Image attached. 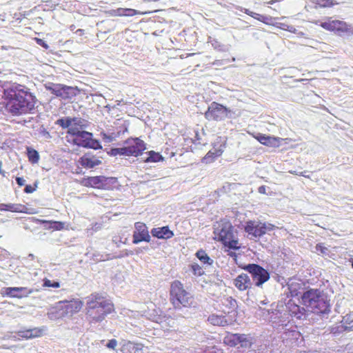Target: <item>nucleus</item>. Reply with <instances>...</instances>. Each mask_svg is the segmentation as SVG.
I'll return each instance as SVG.
<instances>
[{
    "instance_id": "obj_1",
    "label": "nucleus",
    "mask_w": 353,
    "mask_h": 353,
    "mask_svg": "<svg viewBox=\"0 0 353 353\" xmlns=\"http://www.w3.org/2000/svg\"><path fill=\"white\" fill-rule=\"evenodd\" d=\"M2 89L5 108L12 115H21L34 109L36 98L24 85L13 83Z\"/></svg>"
},
{
    "instance_id": "obj_2",
    "label": "nucleus",
    "mask_w": 353,
    "mask_h": 353,
    "mask_svg": "<svg viewBox=\"0 0 353 353\" xmlns=\"http://www.w3.org/2000/svg\"><path fill=\"white\" fill-rule=\"evenodd\" d=\"M86 300V316L90 323L101 322L114 310L113 303L98 293L91 294Z\"/></svg>"
},
{
    "instance_id": "obj_3",
    "label": "nucleus",
    "mask_w": 353,
    "mask_h": 353,
    "mask_svg": "<svg viewBox=\"0 0 353 353\" xmlns=\"http://www.w3.org/2000/svg\"><path fill=\"white\" fill-rule=\"evenodd\" d=\"M328 295L323 290L307 287L301 295V303L310 311L324 317L331 312V305Z\"/></svg>"
},
{
    "instance_id": "obj_4",
    "label": "nucleus",
    "mask_w": 353,
    "mask_h": 353,
    "mask_svg": "<svg viewBox=\"0 0 353 353\" xmlns=\"http://www.w3.org/2000/svg\"><path fill=\"white\" fill-rule=\"evenodd\" d=\"M270 309L259 307L258 311L261 317L278 332H281L283 328L288 327L290 319L285 312L283 304L273 303Z\"/></svg>"
},
{
    "instance_id": "obj_5",
    "label": "nucleus",
    "mask_w": 353,
    "mask_h": 353,
    "mask_svg": "<svg viewBox=\"0 0 353 353\" xmlns=\"http://www.w3.org/2000/svg\"><path fill=\"white\" fill-rule=\"evenodd\" d=\"M170 301L176 311L182 312L179 315L187 317L190 313L188 308L192 305L193 298L183 288V285L178 280L174 281L170 290Z\"/></svg>"
},
{
    "instance_id": "obj_6",
    "label": "nucleus",
    "mask_w": 353,
    "mask_h": 353,
    "mask_svg": "<svg viewBox=\"0 0 353 353\" xmlns=\"http://www.w3.org/2000/svg\"><path fill=\"white\" fill-rule=\"evenodd\" d=\"M68 134L72 137L68 141L74 145L95 150L102 149L100 141L93 138L92 132L80 130L77 127H71L68 129Z\"/></svg>"
},
{
    "instance_id": "obj_7",
    "label": "nucleus",
    "mask_w": 353,
    "mask_h": 353,
    "mask_svg": "<svg viewBox=\"0 0 353 353\" xmlns=\"http://www.w3.org/2000/svg\"><path fill=\"white\" fill-rule=\"evenodd\" d=\"M46 90L64 101H70L80 94L77 86H69L61 83H48L45 84Z\"/></svg>"
},
{
    "instance_id": "obj_8",
    "label": "nucleus",
    "mask_w": 353,
    "mask_h": 353,
    "mask_svg": "<svg viewBox=\"0 0 353 353\" xmlns=\"http://www.w3.org/2000/svg\"><path fill=\"white\" fill-rule=\"evenodd\" d=\"M247 272L252 278L253 285L258 288H262L263 285L270 279L268 270L257 263H248L240 266Z\"/></svg>"
},
{
    "instance_id": "obj_9",
    "label": "nucleus",
    "mask_w": 353,
    "mask_h": 353,
    "mask_svg": "<svg viewBox=\"0 0 353 353\" xmlns=\"http://www.w3.org/2000/svg\"><path fill=\"white\" fill-rule=\"evenodd\" d=\"M232 112L227 107L213 101L209 105L204 115L208 120L223 121L226 118H231Z\"/></svg>"
},
{
    "instance_id": "obj_10",
    "label": "nucleus",
    "mask_w": 353,
    "mask_h": 353,
    "mask_svg": "<svg viewBox=\"0 0 353 353\" xmlns=\"http://www.w3.org/2000/svg\"><path fill=\"white\" fill-rule=\"evenodd\" d=\"M320 26L323 29L334 32L339 36L353 35V27L343 21L333 20L321 22Z\"/></svg>"
},
{
    "instance_id": "obj_11",
    "label": "nucleus",
    "mask_w": 353,
    "mask_h": 353,
    "mask_svg": "<svg viewBox=\"0 0 353 353\" xmlns=\"http://www.w3.org/2000/svg\"><path fill=\"white\" fill-rule=\"evenodd\" d=\"M224 343L230 347L250 348L253 344V338L245 334H230L224 338Z\"/></svg>"
},
{
    "instance_id": "obj_12",
    "label": "nucleus",
    "mask_w": 353,
    "mask_h": 353,
    "mask_svg": "<svg viewBox=\"0 0 353 353\" xmlns=\"http://www.w3.org/2000/svg\"><path fill=\"white\" fill-rule=\"evenodd\" d=\"M227 138L225 137H217L213 143L212 150H210L201 159L202 163H210L216 158L220 157L226 148Z\"/></svg>"
},
{
    "instance_id": "obj_13",
    "label": "nucleus",
    "mask_w": 353,
    "mask_h": 353,
    "mask_svg": "<svg viewBox=\"0 0 353 353\" xmlns=\"http://www.w3.org/2000/svg\"><path fill=\"white\" fill-rule=\"evenodd\" d=\"M274 225L265 223H255L253 221L246 222L245 225V231L249 234L255 238H259L264 235L267 231H272Z\"/></svg>"
},
{
    "instance_id": "obj_14",
    "label": "nucleus",
    "mask_w": 353,
    "mask_h": 353,
    "mask_svg": "<svg viewBox=\"0 0 353 353\" xmlns=\"http://www.w3.org/2000/svg\"><path fill=\"white\" fill-rule=\"evenodd\" d=\"M233 230L234 227L230 222L221 221L214 225V234L218 241L223 243L226 240L234 237Z\"/></svg>"
},
{
    "instance_id": "obj_15",
    "label": "nucleus",
    "mask_w": 353,
    "mask_h": 353,
    "mask_svg": "<svg viewBox=\"0 0 353 353\" xmlns=\"http://www.w3.org/2000/svg\"><path fill=\"white\" fill-rule=\"evenodd\" d=\"M130 156L137 157L146 150V144L139 138H129L124 141Z\"/></svg>"
},
{
    "instance_id": "obj_16",
    "label": "nucleus",
    "mask_w": 353,
    "mask_h": 353,
    "mask_svg": "<svg viewBox=\"0 0 353 353\" xmlns=\"http://www.w3.org/2000/svg\"><path fill=\"white\" fill-rule=\"evenodd\" d=\"M150 241L151 236L147 225L142 222H136L132 234V243L138 244L142 241L149 243Z\"/></svg>"
},
{
    "instance_id": "obj_17",
    "label": "nucleus",
    "mask_w": 353,
    "mask_h": 353,
    "mask_svg": "<svg viewBox=\"0 0 353 353\" xmlns=\"http://www.w3.org/2000/svg\"><path fill=\"white\" fill-rule=\"evenodd\" d=\"M286 284L288 293L292 298L297 297L299 299V296L301 298V295L307 290L305 283L302 280L295 277L290 278Z\"/></svg>"
},
{
    "instance_id": "obj_18",
    "label": "nucleus",
    "mask_w": 353,
    "mask_h": 353,
    "mask_svg": "<svg viewBox=\"0 0 353 353\" xmlns=\"http://www.w3.org/2000/svg\"><path fill=\"white\" fill-rule=\"evenodd\" d=\"M285 312L290 317L296 319H303L306 316V310L303 307L295 303L292 299H290L285 305H283Z\"/></svg>"
},
{
    "instance_id": "obj_19",
    "label": "nucleus",
    "mask_w": 353,
    "mask_h": 353,
    "mask_svg": "<svg viewBox=\"0 0 353 353\" xmlns=\"http://www.w3.org/2000/svg\"><path fill=\"white\" fill-rule=\"evenodd\" d=\"M32 292V290L25 287H7L1 289L3 296L21 299L28 296Z\"/></svg>"
},
{
    "instance_id": "obj_20",
    "label": "nucleus",
    "mask_w": 353,
    "mask_h": 353,
    "mask_svg": "<svg viewBox=\"0 0 353 353\" xmlns=\"http://www.w3.org/2000/svg\"><path fill=\"white\" fill-rule=\"evenodd\" d=\"M61 302L63 305L65 317H70L74 314L77 313L83 305L82 301L79 299L65 300Z\"/></svg>"
},
{
    "instance_id": "obj_21",
    "label": "nucleus",
    "mask_w": 353,
    "mask_h": 353,
    "mask_svg": "<svg viewBox=\"0 0 353 353\" xmlns=\"http://www.w3.org/2000/svg\"><path fill=\"white\" fill-rule=\"evenodd\" d=\"M78 163L86 169L94 168L102 163L101 161L91 152H86L79 159Z\"/></svg>"
},
{
    "instance_id": "obj_22",
    "label": "nucleus",
    "mask_w": 353,
    "mask_h": 353,
    "mask_svg": "<svg viewBox=\"0 0 353 353\" xmlns=\"http://www.w3.org/2000/svg\"><path fill=\"white\" fill-rule=\"evenodd\" d=\"M254 138L261 144L268 146L277 148L279 147L281 143L283 141V139L280 137H276L270 135H266L261 133H258Z\"/></svg>"
},
{
    "instance_id": "obj_23",
    "label": "nucleus",
    "mask_w": 353,
    "mask_h": 353,
    "mask_svg": "<svg viewBox=\"0 0 353 353\" xmlns=\"http://www.w3.org/2000/svg\"><path fill=\"white\" fill-rule=\"evenodd\" d=\"M233 284L240 291L250 289L253 285L250 277L248 274L241 273L234 279Z\"/></svg>"
},
{
    "instance_id": "obj_24",
    "label": "nucleus",
    "mask_w": 353,
    "mask_h": 353,
    "mask_svg": "<svg viewBox=\"0 0 353 353\" xmlns=\"http://www.w3.org/2000/svg\"><path fill=\"white\" fill-rule=\"evenodd\" d=\"M281 333V339L283 343H286V345L296 342L301 335L299 331L288 327L283 328Z\"/></svg>"
},
{
    "instance_id": "obj_25",
    "label": "nucleus",
    "mask_w": 353,
    "mask_h": 353,
    "mask_svg": "<svg viewBox=\"0 0 353 353\" xmlns=\"http://www.w3.org/2000/svg\"><path fill=\"white\" fill-rule=\"evenodd\" d=\"M143 347L142 343L123 341L121 344V351L123 353H143Z\"/></svg>"
},
{
    "instance_id": "obj_26",
    "label": "nucleus",
    "mask_w": 353,
    "mask_h": 353,
    "mask_svg": "<svg viewBox=\"0 0 353 353\" xmlns=\"http://www.w3.org/2000/svg\"><path fill=\"white\" fill-rule=\"evenodd\" d=\"M29 219L36 223H41L46 229L61 230L64 228V223L58 221L40 220L35 217H29Z\"/></svg>"
},
{
    "instance_id": "obj_27",
    "label": "nucleus",
    "mask_w": 353,
    "mask_h": 353,
    "mask_svg": "<svg viewBox=\"0 0 353 353\" xmlns=\"http://www.w3.org/2000/svg\"><path fill=\"white\" fill-rule=\"evenodd\" d=\"M152 236L159 239H170L174 236V232L168 225L161 228H154L150 232Z\"/></svg>"
},
{
    "instance_id": "obj_28",
    "label": "nucleus",
    "mask_w": 353,
    "mask_h": 353,
    "mask_svg": "<svg viewBox=\"0 0 353 353\" xmlns=\"http://www.w3.org/2000/svg\"><path fill=\"white\" fill-rule=\"evenodd\" d=\"M49 319L55 321L59 319L65 318L63 305L61 301H59L56 305L50 307L47 313Z\"/></svg>"
},
{
    "instance_id": "obj_29",
    "label": "nucleus",
    "mask_w": 353,
    "mask_h": 353,
    "mask_svg": "<svg viewBox=\"0 0 353 353\" xmlns=\"http://www.w3.org/2000/svg\"><path fill=\"white\" fill-rule=\"evenodd\" d=\"M208 321L213 325L225 327L230 325L232 319H228L225 316L212 314L208 316Z\"/></svg>"
},
{
    "instance_id": "obj_30",
    "label": "nucleus",
    "mask_w": 353,
    "mask_h": 353,
    "mask_svg": "<svg viewBox=\"0 0 353 353\" xmlns=\"http://www.w3.org/2000/svg\"><path fill=\"white\" fill-rule=\"evenodd\" d=\"M102 175L95 176H88L83 178L81 183L83 186L93 188L97 189H101V180Z\"/></svg>"
},
{
    "instance_id": "obj_31",
    "label": "nucleus",
    "mask_w": 353,
    "mask_h": 353,
    "mask_svg": "<svg viewBox=\"0 0 353 353\" xmlns=\"http://www.w3.org/2000/svg\"><path fill=\"white\" fill-rule=\"evenodd\" d=\"M101 180V190H110L116 188L119 185V181L117 177L105 176L102 175Z\"/></svg>"
},
{
    "instance_id": "obj_32",
    "label": "nucleus",
    "mask_w": 353,
    "mask_h": 353,
    "mask_svg": "<svg viewBox=\"0 0 353 353\" xmlns=\"http://www.w3.org/2000/svg\"><path fill=\"white\" fill-rule=\"evenodd\" d=\"M24 209L26 207L21 204L17 203H0L1 211H9L12 212H26Z\"/></svg>"
},
{
    "instance_id": "obj_33",
    "label": "nucleus",
    "mask_w": 353,
    "mask_h": 353,
    "mask_svg": "<svg viewBox=\"0 0 353 353\" xmlns=\"http://www.w3.org/2000/svg\"><path fill=\"white\" fill-rule=\"evenodd\" d=\"M46 331V327H43L41 328L34 327L32 329H29L23 332V334L21 336L26 339L35 338L41 336Z\"/></svg>"
},
{
    "instance_id": "obj_34",
    "label": "nucleus",
    "mask_w": 353,
    "mask_h": 353,
    "mask_svg": "<svg viewBox=\"0 0 353 353\" xmlns=\"http://www.w3.org/2000/svg\"><path fill=\"white\" fill-rule=\"evenodd\" d=\"M208 43H211L213 48L217 51L226 52L230 49V45H225L219 42L216 39L208 37Z\"/></svg>"
},
{
    "instance_id": "obj_35",
    "label": "nucleus",
    "mask_w": 353,
    "mask_h": 353,
    "mask_svg": "<svg viewBox=\"0 0 353 353\" xmlns=\"http://www.w3.org/2000/svg\"><path fill=\"white\" fill-rule=\"evenodd\" d=\"M225 304L226 307H228L230 311H228V314H231V316L234 317L236 316L238 304L236 299H233L231 296L227 297L225 299Z\"/></svg>"
},
{
    "instance_id": "obj_36",
    "label": "nucleus",
    "mask_w": 353,
    "mask_h": 353,
    "mask_svg": "<svg viewBox=\"0 0 353 353\" xmlns=\"http://www.w3.org/2000/svg\"><path fill=\"white\" fill-rule=\"evenodd\" d=\"M147 154L148 157L143 160L145 163H157L164 160L163 157L159 152L150 150Z\"/></svg>"
},
{
    "instance_id": "obj_37",
    "label": "nucleus",
    "mask_w": 353,
    "mask_h": 353,
    "mask_svg": "<svg viewBox=\"0 0 353 353\" xmlns=\"http://www.w3.org/2000/svg\"><path fill=\"white\" fill-rule=\"evenodd\" d=\"M105 150L107 152V154L110 157H115L117 155L130 157L126 145L122 148H112L109 150Z\"/></svg>"
},
{
    "instance_id": "obj_38",
    "label": "nucleus",
    "mask_w": 353,
    "mask_h": 353,
    "mask_svg": "<svg viewBox=\"0 0 353 353\" xmlns=\"http://www.w3.org/2000/svg\"><path fill=\"white\" fill-rule=\"evenodd\" d=\"M196 256L203 264L211 265L214 261L207 254L205 250L200 249L196 252Z\"/></svg>"
},
{
    "instance_id": "obj_39",
    "label": "nucleus",
    "mask_w": 353,
    "mask_h": 353,
    "mask_svg": "<svg viewBox=\"0 0 353 353\" xmlns=\"http://www.w3.org/2000/svg\"><path fill=\"white\" fill-rule=\"evenodd\" d=\"M26 151L29 161L32 163H37L39 160V152L31 147H27Z\"/></svg>"
},
{
    "instance_id": "obj_40",
    "label": "nucleus",
    "mask_w": 353,
    "mask_h": 353,
    "mask_svg": "<svg viewBox=\"0 0 353 353\" xmlns=\"http://www.w3.org/2000/svg\"><path fill=\"white\" fill-rule=\"evenodd\" d=\"M134 254V252L132 251V250H123L119 252V253L118 254H114L112 256H110V254H108V257H107V260H112V259H121V258H123V257H127V256H132Z\"/></svg>"
},
{
    "instance_id": "obj_41",
    "label": "nucleus",
    "mask_w": 353,
    "mask_h": 353,
    "mask_svg": "<svg viewBox=\"0 0 353 353\" xmlns=\"http://www.w3.org/2000/svg\"><path fill=\"white\" fill-rule=\"evenodd\" d=\"M329 330L330 333L335 336H339L345 332H349L347 330V327H345L343 323L341 325L332 326L330 327Z\"/></svg>"
},
{
    "instance_id": "obj_42",
    "label": "nucleus",
    "mask_w": 353,
    "mask_h": 353,
    "mask_svg": "<svg viewBox=\"0 0 353 353\" xmlns=\"http://www.w3.org/2000/svg\"><path fill=\"white\" fill-rule=\"evenodd\" d=\"M341 323L347 327V330L353 331V314H347L343 317Z\"/></svg>"
},
{
    "instance_id": "obj_43",
    "label": "nucleus",
    "mask_w": 353,
    "mask_h": 353,
    "mask_svg": "<svg viewBox=\"0 0 353 353\" xmlns=\"http://www.w3.org/2000/svg\"><path fill=\"white\" fill-rule=\"evenodd\" d=\"M222 243L225 248H228L229 250H237L239 249V246H238V240L234 239V237L226 240Z\"/></svg>"
},
{
    "instance_id": "obj_44",
    "label": "nucleus",
    "mask_w": 353,
    "mask_h": 353,
    "mask_svg": "<svg viewBox=\"0 0 353 353\" xmlns=\"http://www.w3.org/2000/svg\"><path fill=\"white\" fill-rule=\"evenodd\" d=\"M255 16H256L254 18L255 19H257L258 21H261L265 24H267V25H272L273 24V21L274 20V18H273L270 16L262 15V14H260L258 13H256V14H255Z\"/></svg>"
},
{
    "instance_id": "obj_45",
    "label": "nucleus",
    "mask_w": 353,
    "mask_h": 353,
    "mask_svg": "<svg viewBox=\"0 0 353 353\" xmlns=\"http://www.w3.org/2000/svg\"><path fill=\"white\" fill-rule=\"evenodd\" d=\"M77 119H71L70 117L61 118L57 120V124H59L63 128H70V126L72 124V121H75Z\"/></svg>"
},
{
    "instance_id": "obj_46",
    "label": "nucleus",
    "mask_w": 353,
    "mask_h": 353,
    "mask_svg": "<svg viewBox=\"0 0 353 353\" xmlns=\"http://www.w3.org/2000/svg\"><path fill=\"white\" fill-rule=\"evenodd\" d=\"M272 26L281 29V30H287L290 32H295L296 31V28L292 26H290V25H288L285 23H279V22H275L274 23L273 22V24Z\"/></svg>"
},
{
    "instance_id": "obj_47",
    "label": "nucleus",
    "mask_w": 353,
    "mask_h": 353,
    "mask_svg": "<svg viewBox=\"0 0 353 353\" xmlns=\"http://www.w3.org/2000/svg\"><path fill=\"white\" fill-rule=\"evenodd\" d=\"M128 126L129 123L124 121L122 124H121L117 128V131L115 132H113L114 137H119L121 135L123 134L125 132L128 131Z\"/></svg>"
},
{
    "instance_id": "obj_48",
    "label": "nucleus",
    "mask_w": 353,
    "mask_h": 353,
    "mask_svg": "<svg viewBox=\"0 0 353 353\" xmlns=\"http://www.w3.org/2000/svg\"><path fill=\"white\" fill-rule=\"evenodd\" d=\"M192 274L196 276H201L204 274V271L198 263H192L190 265Z\"/></svg>"
},
{
    "instance_id": "obj_49",
    "label": "nucleus",
    "mask_w": 353,
    "mask_h": 353,
    "mask_svg": "<svg viewBox=\"0 0 353 353\" xmlns=\"http://www.w3.org/2000/svg\"><path fill=\"white\" fill-rule=\"evenodd\" d=\"M121 17H132L139 14V12L132 8H121Z\"/></svg>"
},
{
    "instance_id": "obj_50",
    "label": "nucleus",
    "mask_w": 353,
    "mask_h": 353,
    "mask_svg": "<svg viewBox=\"0 0 353 353\" xmlns=\"http://www.w3.org/2000/svg\"><path fill=\"white\" fill-rule=\"evenodd\" d=\"M315 249L317 252H320L325 256H329L330 252V250L321 243H317L315 246Z\"/></svg>"
},
{
    "instance_id": "obj_51",
    "label": "nucleus",
    "mask_w": 353,
    "mask_h": 353,
    "mask_svg": "<svg viewBox=\"0 0 353 353\" xmlns=\"http://www.w3.org/2000/svg\"><path fill=\"white\" fill-rule=\"evenodd\" d=\"M43 285L44 287H49V288H58L60 287V283L58 281H50L49 279H44L43 280Z\"/></svg>"
},
{
    "instance_id": "obj_52",
    "label": "nucleus",
    "mask_w": 353,
    "mask_h": 353,
    "mask_svg": "<svg viewBox=\"0 0 353 353\" xmlns=\"http://www.w3.org/2000/svg\"><path fill=\"white\" fill-rule=\"evenodd\" d=\"M316 3L319 7H331L334 5L333 0H316Z\"/></svg>"
},
{
    "instance_id": "obj_53",
    "label": "nucleus",
    "mask_w": 353,
    "mask_h": 353,
    "mask_svg": "<svg viewBox=\"0 0 353 353\" xmlns=\"http://www.w3.org/2000/svg\"><path fill=\"white\" fill-rule=\"evenodd\" d=\"M101 136L103 139V140L105 142L110 143L112 142L117 137H114V134L113 132L111 134H107L104 132H101Z\"/></svg>"
},
{
    "instance_id": "obj_54",
    "label": "nucleus",
    "mask_w": 353,
    "mask_h": 353,
    "mask_svg": "<svg viewBox=\"0 0 353 353\" xmlns=\"http://www.w3.org/2000/svg\"><path fill=\"white\" fill-rule=\"evenodd\" d=\"M34 187H32L30 185H26L24 188L23 192L26 194H31L36 190L37 187V182L36 181L34 184Z\"/></svg>"
},
{
    "instance_id": "obj_55",
    "label": "nucleus",
    "mask_w": 353,
    "mask_h": 353,
    "mask_svg": "<svg viewBox=\"0 0 353 353\" xmlns=\"http://www.w3.org/2000/svg\"><path fill=\"white\" fill-rule=\"evenodd\" d=\"M117 345V341L115 339H112L108 341L105 347L110 350H114Z\"/></svg>"
},
{
    "instance_id": "obj_56",
    "label": "nucleus",
    "mask_w": 353,
    "mask_h": 353,
    "mask_svg": "<svg viewBox=\"0 0 353 353\" xmlns=\"http://www.w3.org/2000/svg\"><path fill=\"white\" fill-rule=\"evenodd\" d=\"M106 12H107V14H108L110 16H112V17H116V16L121 17V8H119L117 9L109 10Z\"/></svg>"
},
{
    "instance_id": "obj_57",
    "label": "nucleus",
    "mask_w": 353,
    "mask_h": 353,
    "mask_svg": "<svg viewBox=\"0 0 353 353\" xmlns=\"http://www.w3.org/2000/svg\"><path fill=\"white\" fill-rule=\"evenodd\" d=\"M35 41H36L37 43L39 46H41L42 48H45L46 50L49 48V46L47 44V43L44 40L39 39V38H36Z\"/></svg>"
},
{
    "instance_id": "obj_58",
    "label": "nucleus",
    "mask_w": 353,
    "mask_h": 353,
    "mask_svg": "<svg viewBox=\"0 0 353 353\" xmlns=\"http://www.w3.org/2000/svg\"><path fill=\"white\" fill-rule=\"evenodd\" d=\"M239 10H240V11H241V12H244V13H245L246 14H248V15H249V16H250V17H253L254 19V18H255V17H256V16H255V14H256V12H252V11H250L249 9L244 8H242V7H241V8H239Z\"/></svg>"
},
{
    "instance_id": "obj_59",
    "label": "nucleus",
    "mask_w": 353,
    "mask_h": 353,
    "mask_svg": "<svg viewBox=\"0 0 353 353\" xmlns=\"http://www.w3.org/2000/svg\"><path fill=\"white\" fill-rule=\"evenodd\" d=\"M15 181L19 186H23L25 185V180L22 177L17 176L15 178Z\"/></svg>"
},
{
    "instance_id": "obj_60",
    "label": "nucleus",
    "mask_w": 353,
    "mask_h": 353,
    "mask_svg": "<svg viewBox=\"0 0 353 353\" xmlns=\"http://www.w3.org/2000/svg\"><path fill=\"white\" fill-rule=\"evenodd\" d=\"M258 192L260 194H266V186L265 185H261V186H259V188H258Z\"/></svg>"
},
{
    "instance_id": "obj_61",
    "label": "nucleus",
    "mask_w": 353,
    "mask_h": 353,
    "mask_svg": "<svg viewBox=\"0 0 353 353\" xmlns=\"http://www.w3.org/2000/svg\"><path fill=\"white\" fill-rule=\"evenodd\" d=\"M228 255L234 259H236L237 255L236 254V252H233V251H231V250H228Z\"/></svg>"
},
{
    "instance_id": "obj_62",
    "label": "nucleus",
    "mask_w": 353,
    "mask_h": 353,
    "mask_svg": "<svg viewBox=\"0 0 353 353\" xmlns=\"http://www.w3.org/2000/svg\"><path fill=\"white\" fill-rule=\"evenodd\" d=\"M134 254H139L143 252V249L141 248H137L134 250Z\"/></svg>"
},
{
    "instance_id": "obj_63",
    "label": "nucleus",
    "mask_w": 353,
    "mask_h": 353,
    "mask_svg": "<svg viewBox=\"0 0 353 353\" xmlns=\"http://www.w3.org/2000/svg\"><path fill=\"white\" fill-rule=\"evenodd\" d=\"M76 33L79 35H82L84 33V30L83 29H78Z\"/></svg>"
},
{
    "instance_id": "obj_64",
    "label": "nucleus",
    "mask_w": 353,
    "mask_h": 353,
    "mask_svg": "<svg viewBox=\"0 0 353 353\" xmlns=\"http://www.w3.org/2000/svg\"><path fill=\"white\" fill-rule=\"evenodd\" d=\"M269 303V301L265 299L260 302L261 305H267Z\"/></svg>"
}]
</instances>
